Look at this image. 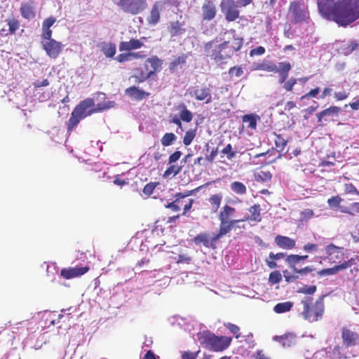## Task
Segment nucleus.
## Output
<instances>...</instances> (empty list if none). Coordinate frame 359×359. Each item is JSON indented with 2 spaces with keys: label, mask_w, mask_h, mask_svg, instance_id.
<instances>
[{
  "label": "nucleus",
  "mask_w": 359,
  "mask_h": 359,
  "mask_svg": "<svg viewBox=\"0 0 359 359\" xmlns=\"http://www.w3.org/2000/svg\"><path fill=\"white\" fill-rule=\"evenodd\" d=\"M320 15L346 27L359 18V0H318Z\"/></svg>",
  "instance_id": "obj_1"
},
{
  "label": "nucleus",
  "mask_w": 359,
  "mask_h": 359,
  "mask_svg": "<svg viewBox=\"0 0 359 359\" xmlns=\"http://www.w3.org/2000/svg\"><path fill=\"white\" fill-rule=\"evenodd\" d=\"M55 21V18L49 17L42 23L41 44L46 54L51 58H57L64 47L61 42L51 38L50 27Z\"/></svg>",
  "instance_id": "obj_2"
},
{
  "label": "nucleus",
  "mask_w": 359,
  "mask_h": 359,
  "mask_svg": "<svg viewBox=\"0 0 359 359\" xmlns=\"http://www.w3.org/2000/svg\"><path fill=\"white\" fill-rule=\"evenodd\" d=\"M301 302L304 306L301 315L304 320L313 323L322 318L324 313L323 298L317 300L314 304H312V298L307 297H304Z\"/></svg>",
  "instance_id": "obj_3"
},
{
  "label": "nucleus",
  "mask_w": 359,
  "mask_h": 359,
  "mask_svg": "<svg viewBox=\"0 0 359 359\" xmlns=\"http://www.w3.org/2000/svg\"><path fill=\"white\" fill-rule=\"evenodd\" d=\"M229 43V41H224L221 44L215 41H209L205 45V54L215 62H222L232 56V50L228 48Z\"/></svg>",
  "instance_id": "obj_4"
},
{
  "label": "nucleus",
  "mask_w": 359,
  "mask_h": 359,
  "mask_svg": "<svg viewBox=\"0 0 359 359\" xmlns=\"http://www.w3.org/2000/svg\"><path fill=\"white\" fill-rule=\"evenodd\" d=\"M93 106L94 102L91 98H87L81 102L80 104L75 107L69 119L68 130H72L81 119L93 114V111H90V108Z\"/></svg>",
  "instance_id": "obj_5"
},
{
  "label": "nucleus",
  "mask_w": 359,
  "mask_h": 359,
  "mask_svg": "<svg viewBox=\"0 0 359 359\" xmlns=\"http://www.w3.org/2000/svg\"><path fill=\"white\" fill-rule=\"evenodd\" d=\"M123 11L136 15L143 11L147 6V0H112Z\"/></svg>",
  "instance_id": "obj_6"
},
{
  "label": "nucleus",
  "mask_w": 359,
  "mask_h": 359,
  "mask_svg": "<svg viewBox=\"0 0 359 359\" xmlns=\"http://www.w3.org/2000/svg\"><path fill=\"white\" fill-rule=\"evenodd\" d=\"M208 346L214 351H222L231 344V338L227 337H217L213 334L206 335Z\"/></svg>",
  "instance_id": "obj_7"
},
{
  "label": "nucleus",
  "mask_w": 359,
  "mask_h": 359,
  "mask_svg": "<svg viewBox=\"0 0 359 359\" xmlns=\"http://www.w3.org/2000/svg\"><path fill=\"white\" fill-rule=\"evenodd\" d=\"M221 10L224 14L226 20L233 21L239 16L238 7V4L233 0H222L221 2Z\"/></svg>",
  "instance_id": "obj_8"
},
{
  "label": "nucleus",
  "mask_w": 359,
  "mask_h": 359,
  "mask_svg": "<svg viewBox=\"0 0 359 359\" xmlns=\"http://www.w3.org/2000/svg\"><path fill=\"white\" fill-rule=\"evenodd\" d=\"M188 93L191 97L198 101H205V103L212 102V97L209 88H200L198 86L189 88Z\"/></svg>",
  "instance_id": "obj_9"
},
{
  "label": "nucleus",
  "mask_w": 359,
  "mask_h": 359,
  "mask_svg": "<svg viewBox=\"0 0 359 359\" xmlns=\"http://www.w3.org/2000/svg\"><path fill=\"white\" fill-rule=\"evenodd\" d=\"M289 11L296 22L305 21L309 18L306 8L302 7L299 2H292L290 6Z\"/></svg>",
  "instance_id": "obj_10"
},
{
  "label": "nucleus",
  "mask_w": 359,
  "mask_h": 359,
  "mask_svg": "<svg viewBox=\"0 0 359 359\" xmlns=\"http://www.w3.org/2000/svg\"><path fill=\"white\" fill-rule=\"evenodd\" d=\"M145 41L146 38L142 37L140 39H132L128 41H122L118 46V49L120 51H130L139 49L144 46Z\"/></svg>",
  "instance_id": "obj_11"
},
{
  "label": "nucleus",
  "mask_w": 359,
  "mask_h": 359,
  "mask_svg": "<svg viewBox=\"0 0 359 359\" xmlns=\"http://www.w3.org/2000/svg\"><path fill=\"white\" fill-rule=\"evenodd\" d=\"M89 270L88 266H75L67 269H63L61 271V276L66 279H70L76 277L81 276L88 272Z\"/></svg>",
  "instance_id": "obj_12"
},
{
  "label": "nucleus",
  "mask_w": 359,
  "mask_h": 359,
  "mask_svg": "<svg viewBox=\"0 0 359 359\" xmlns=\"http://www.w3.org/2000/svg\"><path fill=\"white\" fill-rule=\"evenodd\" d=\"M168 30L171 37L182 36L186 32L184 22L179 21L171 22Z\"/></svg>",
  "instance_id": "obj_13"
},
{
  "label": "nucleus",
  "mask_w": 359,
  "mask_h": 359,
  "mask_svg": "<svg viewBox=\"0 0 359 359\" xmlns=\"http://www.w3.org/2000/svg\"><path fill=\"white\" fill-rule=\"evenodd\" d=\"M276 244L280 248L291 250L295 246V241L291 238L283 236H276L275 238Z\"/></svg>",
  "instance_id": "obj_14"
},
{
  "label": "nucleus",
  "mask_w": 359,
  "mask_h": 359,
  "mask_svg": "<svg viewBox=\"0 0 359 359\" xmlns=\"http://www.w3.org/2000/svg\"><path fill=\"white\" fill-rule=\"evenodd\" d=\"M203 18L205 20H211L216 15V7L213 3L206 1L202 6Z\"/></svg>",
  "instance_id": "obj_15"
},
{
  "label": "nucleus",
  "mask_w": 359,
  "mask_h": 359,
  "mask_svg": "<svg viewBox=\"0 0 359 359\" xmlns=\"http://www.w3.org/2000/svg\"><path fill=\"white\" fill-rule=\"evenodd\" d=\"M162 10V4L161 2H156L151 11L150 15L147 20L149 25H155L158 23L160 19V13Z\"/></svg>",
  "instance_id": "obj_16"
},
{
  "label": "nucleus",
  "mask_w": 359,
  "mask_h": 359,
  "mask_svg": "<svg viewBox=\"0 0 359 359\" xmlns=\"http://www.w3.org/2000/svg\"><path fill=\"white\" fill-rule=\"evenodd\" d=\"M249 215L245 216L242 221H250L259 222L261 221V215H260V205L258 204H255L253 206L250 207L248 210Z\"/></svg>",
  "instance_id": "obj_17"
},
{
  "label": "nucleus",
  "mask_w": 359,
  "mask_h": 359,
  "mask_svg": "<svg viewBox=\"0 0 359 359\" xmlns=\"http://www.w3.org/2000/svg\"><path fill=\"white\" fill-rule=\"evenodd\" d=\"M126 93L131 98L136 100H142L149 95V93L135 86H132L126 90Z\"/></svg>",
  "instance_id": "obj_18"
},
{
  "label": "nucleus",
  "mask_w": 359,
  "mask_h": 359,
  "mask_svg": "<svg viewBox=\"0 0 359 359\" xmlns=\"http://www.w3.org/2000/svg\"><path fill=\"white\" fill-rule=\"evenodd\" d=\"M325 252L330 259H341L344 255L342 248L333 244H330L325 248Z\"/></svg>",
  "instance_id": "obj_19"
},
{
  "label": "nucleus",
  "mask_w": 359,
  "mask_h": 359,
  "mask_svg": "<svg viewBox=\"0 0 359 359\" xmlns=\"http://www.w3.org/2000/svg\"><path fill=\"white\" fill-rule=\"evenodd\" d=\"M147 278L156 279V280H163V285H168L170 282L169 277L165 276V271L163 269L148 272Z\"/></svg>",
  "instance_id": "obj_20"
},
{
  "label": "nucleus",
  "mask_w": 359,
  "mask_h": 359,
  "mask_svg": "<svg viewBox=\"0 0 359 359\" xmlns=\"http://www.w3.org/2000/svg\"><path fill=\"white\" fill-rule=\"evenodd\" d=\"M193 241L196 245L203 243L205 247H211L212 248H215V242L217 241H213V237L212 238H210L207 233L198 234L194 238Z\"/></svg>",
  "instance_id": "obj_21"
},
{
  "label": "nucleus",
  "mask_w": 359,
  "mask_h": 359,
  "mask_svg": "<svg viewBox=\"0 0 359 359\" xmlns=\"http://www.w3.org/2000/svg\"><path fill=\"white\" fill-rule=\"evenodd\" d=\"M358 335L356 333L348 330L344 329L342 332V338L344 344L347 346H353L355 344Z\"/></svg>",
  "instance_id": "obj_22"
},
{
  "label": "nucleus",
  "mask_w": 359,
  "mask_h": 359,
  "mask_svg": "<svg viewBox=\"0 0 359 359\" xmlns=\"http://www.w3.org/2000/svg\"><path fill=\"white\" fill-rule=\"evenodd\" d=\"M260 121V117L255 114H247L243 116V122L247 124V127L251 130H256L257 123Z\"/></svg>",
  "instance_id": "obj_23"
},
{
  "label": "nucleus",
  "mask_w": 359,
  "mask_h": 359,
  "mask_svg": "<svg viewBox=\"0 0 359 359\" xmlns=\"http://www.w3.org/2000/svg\"><path fill=\"white\" fill-rule=\"evenodd\" d=\"M20 13L22 16L26 19H32L35 16L34 8L30 3L22 4Z\"/></svg>",
  "instance_id": "obj_24"
},
{
  "label": "nucleus",
  "mask_w": 359,
  "mask_h": 359,
  "mask_svg": "<svg viewBox=\"0 0 359 359\" xmlns=\"http://www.w3.org/2000/svg\"><path fill=\"white\" fill-rule=\"evenodd\" d=\"M232 229L231 224L229 221L220 220L219 231L213 236V241H217L223 236L230 232Z\"/></svg>",
  "instance_id": "obj_25"
},
{
  "label": "nucleus",
  "mask_w": 359,
  "mask_h": 359,
  "mask_svg": "<svg viewBox=\"0 0 359 359\" xmlns=\"http://www.w3.org/2000/svg\"><path fill=\"white\" fill-rule=\"evenodd\" d=\"M147 63L151 66V70L149 72V76H151L154 72H159L161 69L163 61L156 56H153L147 60Z\"/></svg>",
  "instance_id": "obj_26"
},
{
  "label": "nucleus",
  "mask_w": 359,
  "mask_h": 359,
  "mask_svg": "<svg viewBox=\"0 0 359 359\" xmlns=\"http://www.w3.org/2000/svg\"><path fill=\"white\" fill-rule=\"evenodd\" d=\"M293 302L290 301L280 302L276 304L273 310L276 313L278 314L285 313L289 312L293 307Z\"/></svg>",
  "instance_id": "obj_27"
},
{
  "label": "nucleus",
  "mask_w": 359,
  "mask_h": 359,
  "mask_svg": "<svg viewBox=\"0 0 359 359\" xmlns=\"http://www.w3.org/2000/svg\"><path fill=\"white\" fill-rule=\"evenodd\" d=\"M341 111V108L332 106L330 107L317 114L318 121L320 122L325 116H337Z\"/></svg>",
  "instance_id": "obj_28"
},
{
  "label": "nucleus",
  "mask_w": 359,
  "mask_h": 359,
  "mask_svg": "<svg viewBox=\"0 0 359 359\" xmlns=\"http://www.w3.org/2000/svg\"><path fill=\"white\" fill-rule=\"evenodd\" d=\"M280 343L285 347H290L295 344L297 341V337L294 334L287 333L282 337H278Z\"/></svg>",
  "instance_id": "obj_29"
},
{
  "label": "nucleus",
  "mask_w": 359,
  "mask_h": 359,
  "mask_svg": "<svg viewBox=\"0 0 359 359\" xmlns=\"http://www.w3.org/2000/svg\"><path fill=\"white\" fill-rule=\"evenodd\" d=\"M359 46L357 40H351L347 44H344L341 47V53L345 55H348L356 50Z\"/></svg>",
  "instance_id": "obj_30"
},
{
  "label": "nucleus",
  "mask_w": 359,
  "mask_h": 359,
  "mask_svg": "<svg viewBox=\"0 0 359 359\" xmlns=\"http://www.w3.org/2000/svg\"><path fill=\"white\" fill-rule=\"evenodd\" d=\"M223 196L221 193L214 194L209 198V202L211 204V209L213 212H216L220 206Z\"/></svg>",
  "instance_id": "obj_31"
},
{
  "label": "nucleus",
  "mask_w": 359,
  "mask_h": 359,
  "mask_svg": "<svg viewBox=\"0 0 359 359\" xmlns=\"http://www.w3.org/2000/svg\"><path fill=\"white\" fill-rule=\"evenodd\" d=\"M236 210L235 208L229 206L225 205L222 210L219 212V220H224V221H229L231 216L233 215Z\"/></svg>",
  "instance_id": "obj_32"
},
{
  "label": "nucleus",
  "mask_w": 359,
  "mask_h": 359,
  "mask_svg": "<svg viewBox=\"0 0 359 359\" xmlns=\"http://www.w3.org/2000/svg\"><path fill=\"white\" fill-rule=\"evenodd\" d=\"M230 188L233 192L238 195H243L247 191L245 185L240 182H232L230 184Z\"/></svg>",
  "instance_id": "obj_33"
},
{
  "label": "nucleus",
  "mask_w": 359,
  "mask_h": 359,
  "mask_svg": "<svg viewBox=\"0 0 359 359\" xmlns=\"http://www.w3.org/2000/svg\"><path fill=\"white\" fill-rule=\"evenodd\" d=\"M177 140V136L172 133H165L161 139V143L163 147L172 144Z\"/></svg>",
  "instance_id": "obj_34"
},
{
  "label": "nucleus",
  "mask_w": 359,
  "mask_h": 359,
  "mask_svg": "<svg viewBox=\"0 0 359 359\" xmlns=\"http://www.w3.org/2000/svg\"><path fill=\"white\" fill-rule=\"evenodd\" d=\"M115 102L114 101H106L103 103L98 104L95 108L91 107L90 111H93V113L99 112L101 111H104L106 109H109L113 108L115 106Z\"/></svg>",
  "instance_id": "obj_35"
},
{
  "label": "nucleus",
  "mask_w": 359,
  "mask_h": 359,
  "mask_svg": "<svg viewBox=\"0 0 359 359\" xmlns=\"http://www.w3.org/2000/svg\"><path fill=\"white\" fill-rule=\"evenodd\" d=\"M102 50L107 57H112L116 54V46L113 43L104 44Z\"/></svg>",
  "instance_id": "obj_36"
},
{
  "label": "nucleus",
  "mask_w": 359,
  "mask_h": 359,
  "mask_svg": "<svg viewBox=\"0 0 359 359\" xmlns=\"http://www.w3.org/2000/svg\"><path fill=\"white\" fill-rule=\"evenodd\" d=\"M243 44V39L241 38H234L233 41L228 45L229 50H232V55L233 53L240 50Z\"/></svg>",
  "instance_id": "obj_37"
},
{
  "label": "nucleus",
  "mask_w": 359,
  "mask_h": 359,
  "mask_svg": "<svg viewBox=\"0 0 359 359\" xmlns=\"http://www.w3.org/2000/svg\"><path fill=\"white\" fill-rule=\"evenodd\" d=\"M255 180L259 182H268L271 180L272 175L269 171L261 170L257 172L255 175Z\"/></svg>",
  "instance_id": "obj_38"
},
{
  "label": "nucleus",
  "mask_w": 359,
  "mask_h": 359,
  "mask_svg": "<svg viewBox=\"0 0 359 359\" xmlns=\"http://www.w3.org/2000/svg\"><path fill=\"white\" fill-rule=\"evenodd\" d=\"M342 198L339 196H336L329 198L327 201V203L331 208L336 209L339 207Z\"/></svg>",
  "instance_id": "obj_39"
},
{
  "label": "nucleus",
  "mask_w": 359,
  "mask_h": 359,
  "mask_svg": "<svg viewBox=\"0 0 359 359\" xmlns=\"http://www.w3.org/2000/svg\"><path fill=\"white\" fill-rule=\"evenodd\" d=\"M282 280V275L278 271H274L269 275V281L272 284L279 283Z\"/></svg>",
  "instance_id": "obj_40"
},
{
  "label": "nucleus",
  "mask_w": 359,
  "mask_h": 359,
  "mask_svg": "<svg viewBox=\"0 0 359 359\" xmlns=\"http://www.w3.org/2000/svg\"><path fill=\"white\" fill-rule=\"evenodd\" d=\"M196 136V131L194 130H189L186 132L185 135L183 139V143L188 146L189 145L191 142L193 141L194 138Z\"/></svg>",
  "instance_id": "obj_41"
},
{
  "label": "nucleus",
  "mask_w": 359,
  "mask_h": 359,
  "mask_svg": "<svg viewBox=\"0 0 359 359\" xmlns=\"http://www.w3.org/2000/svg\"><path fill=\"white\" fill-rule=\"evenodd\" d=\"M180 119L185 122H190L193 118L192 113L185 107L180 113Z\"/></svg>",
  "instance_id": "obj_42"
},
{
  "label": "nucleus",
  "mask_w": 359,
  "mask_h": 359,
  "mask_svg": "<svg viewBox=\"0 0 359 359\" xmlns=\"http://www.w3.org/2000/svg\"><path fill=\"white\" fill-rule=\"evenodd\" d=\"M316 291V287L315 285H304L302 287H299L297 290L299 293L306 294H313Z\"/></svg>",
  "instance_id": "obj_43"
},
{
  "label": "nucleus",
  "mask_w": 359,
  "mask_h": 359,
  "mask_svg": "<svg viewBox=\"0 0 359 359\" xmlns=\"http://www.w3.org/2000/svg\"><path fill=\"white\" fill-rule=\"evenodd\" d=\"M314 216L313 211L311 209H305L300 213V220L306 222Z\"/></svg>",
  "instance_id": "obj_44"
},
{
  "label": "nucleus",
  "mask_w": 359,
  "mask_h": 359,
  "mask_svg": "<svg viewBox=\"0 0 359 359\" xmlns=\"http://www.w3.org/2000/svg\"><path fill=\"white\" fill-rule=\"evenodd\" d=\"M222 153L226 155L228 159H232L236 156V152L232 150L231 144H228L222 150Z\"/></svg>",
  "instance_id": "obj_45"
},
{
  "label": "nucleus",
  "mask_w": 359,
  "mask_h": 359,
  "mask_svg": "<svg viewBox=\"0 0 359 359\" xmlns=\"http://www.w3.org/2000/svg\"><path fill=\"white\" fill-rule=\"evenodd\" d=\"M355 261V258H351L349 260H348L347 262H344V263H342L339 265L335 266L336 269H337V272H339L340 271L345 270V269L351 267L354 264Z\"/></svg>",
  "instance_id": "obj_46"
},
{
  "label": "nucleus",
  "mask_w": 359,
  "mask_h": 359,
  "mask_svg": "<svg viewBox=\"0 0 359 359\" xmlns=\"http://www.w3.org/2000/svg\"><path fill=\"white\" fill-rule=\"evenodd\" d=\"M181 168L180 167H177L176 165H171L169 168H167V170L165 171L163 174L164 177H167L170 176V175H176L178 174L180 171Z\"/></svg>",
  "instance_id": "obj_47"
},
{
  "label": "nucleus",
  "mask_w": 359,
  "mask_h": 359,
  "mask_svg": "<svg viewBox=\"0 0 359 359\" xmlns=\"http://www.w3.org/2000/svg\"><path fill=\"white\" fill-rule=\"evenodd\" d=\"M186 60L184 56L179 57L170 63V69L172 71H175L178 65L184 64Z\"/></svg>",
  "instance_id": "obj_48"
},
{
  "label": "nucleus",
  "mask_w": 359,
  "mask_h": 359,
  "mask_svg": "<svg viewBox=\"0 0 359 359\" xmlns=\"http://www.w3.org/2000/svg\"><path fill=\"white\" fill-rule=\"evenodd\" d=\"M229 74L231 76L240 77L243 74V69L241 67H233L229 69Z\"/></svg>",
  "instance_id": "obj_49"
},
{
  "label": "nucleus",
  "mask_w": 359,
  "mask_h": 359,
  "mask_svg": "<svg viewBox=\"0 0 359 359\" xmlns=\"http://www.w3.org/2000/svg\"><path fill=\"white\" fill-rule=\"evenodd\" d=\"M286 262L293 270L294 268H295V265L299 262V258H297V255H289L286 259Z\"/></svg>",
  "instance_id": "obj_50"
},
{
  "label": "nucleus",
  "mask_w": 359,
  "mask_h": 359,
  "mask_svg": "<svg viewBox=\"0 0 359 359\" xmlns=\"http://www.w3.org/2000/svg\"><path fill=\"white\" fill-rule=\"evenodd\" d=\"M337 269H336V266H334L332 268L329 269H325L320 271H318V275L320 276H331L337 273Z\"/></svg>",
  "instance_id": "obj_51"
},
{
  "label": "nucleus",
  "mask_w": 359,
  "mask_h": 359,
  "mask_svg": "<svg viewBox=\"0 0 359 359\" xmlns=\"http://www.w3.org/2000/svg\"><path fill=\"white\" fill-rule=\"evenodd\" d=\"M119 62H124L128 61H131V53L130 52L121 53L116 56L115 58Z\"/></svg>",
  "instance_id": "obj_52"
},
{
  "label": "nucleus",
  "mask_w": 359,
  "mask_h": 359,
  "mask_svg": "<svg viewBox=\"0 0 359 359\" xmlns=\"http://www.w3.org/2000/svg\"><path fill=\"white\" fill-rule=\"evenodd\" d=\"M290 69L291 65L288 62H282L278 64V72L288 73Z\"/></svg>",
  "instance_id": "obj_53"
},
{
  "label": "nucleus",
  "mask_w": 359,
  "mask_h": 359,
  "mask_svg": "<svg viewBox=\"0 0 359 359\" xmlns=\"http://www.w3.org/2000/svg\"><path fill=\"white\" fill-rule=\"evenodd\" d=\"M9 32L11 34H14L19 28V22L18 20L13 19L8 21Z\"/></svg>",
  "instance_id": "obj_54"
},
{
  "label": "nucleus",
  "mask_w": 359,
  "mask_h": 359,
  "mask_svg": "<svg viewBox=\"0 0 359 359\" xmlns=\"http://www.w3.org/2000/svg\"><path fill=\"white\" fill-rule=\"evenodd\" d=\"M349 95V93L346 91H339L335 92L334 93V97L337 101H341L346 100Z\"/></svg>",
  "instance_id": "obj_55"
},
{
  "label": "nucleus",
  "mask_w": 359,
  "mask_h": 359,
  "mask_svg": "<svg viewBox=\"0 0 359 359\" xmlns=\"http://www.w3.org/2000/svg\"><path fill=\"white\" fill-rule=\"evenodd\" d=\"M349 215L354 216L357 214L359 215V202H355L349 205Z\"/></svg>",
  "instance_id": "obj_56"
},
{
  "label": "nucleus",
  "mask_w": 359,
  "mask_h": 359,
  "mask_svg": "<svg viewBox=\"0 0 359 359\" xmlns=\"http://www.w3.org/2000/svg\"><path fill=\"white\" fill-rule=\"evenodd\" d=\"M259 68L267 72H278L277 66L273 63L262 65Z\"/></svg>",
  "instance_id": "obj_57"
},
{
  "label": "nucleus",
  "mask_w": 359,
  "mask_h": 359,
  "mask_svg": "<svg viewBox=\"0 0 359 359\" xmlns=\"http://www.w3.org/2000/svg\"><path fill=\"white\" fill-rule=\"evenodd\" d=\"M225 326L231 331V333L236 334V338L239 337L238 332L240 329L237 325L229 323L226 324Z\"/></svg>",
  "instance_id": "obj_58"
},
{
  "label": "nucleus",
  "mask_w": 359,
  "mask_h": 359,
  "mask_svg": "<svg viewBox=\"0 0 359 359\" xmlns=\"http://www.w3.org/2000/svg\"><path fill=\"white\" fill-rule=\"evenodd\" d=\"M265 53V49L264 47L262 46H259V47H257L254 49H252L250 52V56H254V55H263L264 53Z\"/></svg>",
  "instance_id": "obj_59"
},
{
  "label": "nucleus",
  "mask_w": 359,
  "mask_h": 359,
  "mask_svg": "<svg viewBox=\"0 0 359 359\" xmlns=\"http://www.w3.org/2000/svg\"><path fill=\"white\" fill-rule=\"evenodd\" d=\"M320 91L319 88H316L311 90H310L308 93L305 94L301 97V100H304L309 97H315L318 94Z\"/></svg>",
  "instance_id": "obj_60"
},
{
  "label": "nucleus",
  "mask_w": 359,
  "mask_h": 359,
  "mask_svg": "<svg viewBox=\"0 0 359 359\" xmlns=\"http://www.w3.org/2000/svg\"><path fill=\"white\" fill-rule=\"evenodd\" d=\"M297 79H290L287 81H286L284 84V88L287 91H291L292 90L293 86L297 83Z\"/></svg>",
  "instance_id": "obj_61"
},
{
  "label": "nucleus",
  "mask_w": 359,
  "mask_h": 359,
  "mask_svg": "<svg viewBox=\"0 0 359 359\" xmlns=\"http://www.w3.org/2000/svg\"><path fill=\"white\" fill-rule=\"evenodd\" d=\"M318 245L313 243H307L304 245V250L307 252H313L318 251Z\"/></svg>",
  "instance_id": "obj_62"
},
{
  "label": "nucleus",
  "mask_w": 359,
  "mask_h": 359,
  "mask_svg": "<svg viewBox=\"0 0 359 359\" xmlns=\"http://www.w3.org/2000/svg\"><path fill=\"white\" fill-rule=\"evenodd\" d=\"M182 155V153L179 151H175L169 156L168 163H172L178 161Z\"/></svg>",
  "instance_id": "obj_63"
},
{
  "label": "nucleus",
  "mask_w": 359,
  "mask_h": 359,
  "mask_svg": "<svg viewBox=\"0 0 359 359\" xmlns=\"http://www.w3.org/2000/svg\"><path fill=\"white\" fill-rule=\"evenodd\" d=\"M345 191L348 194H355L359 195L358 191L352 184H345Z\"/></svg>",
  "instance_id": "obj_64"
}]
</instances>
